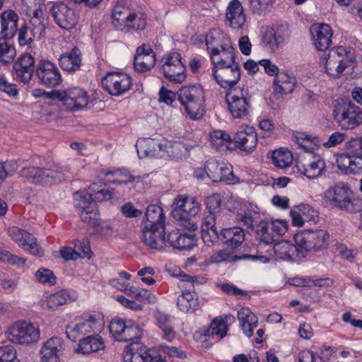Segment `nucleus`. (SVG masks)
Instances as JSON below:
<instances>
[{
    "label": "nucleus",
    "instance_id": "nucleus-8",
    "mask_svg": "<svg viewBox=\"0 0 362 362\" xmlns=\"http://www.w3.org/2000/svg\"><path fill=\"white\" fill-rule=\"evenodd\" d=\"M76 211L81 220L93 227L99 226L100 218L96 204L91 202V197L85 191H79L74 194Z\"/></svg>",
    "mask_w": 362,
    "mask_h": 362
},
{
    "label": "nucleus",
    "instance_id": "nucleus-45",
    "mask_svg": "<svg viewBox=\"0 0 362 362\" xmlns=\"http://www.w3.org/2000/svg\"><path fill=\"white\" fill-rule=\"evenodd\" d=\"M211 146L216 150L229 149V145L233 141V138L226 132L214 130L210 134Z\"/></svg>",
    "mask_w": 362,
    "mask_h": 362
},
{
    "label": "nucleus",
    "instance_id": "nucleus-36",
    "mask_svg": "<svg viewBox=\"0 0 362 362\" xmlns=\"http://www.w3.org/2000/svg\"><path fill=\"white\" fill-rule=\"evenodd\" d=\"M295 79L285 71H280L274 78L273 87L275 95H286L294 89Z\"/></svg>",
    "mask_w": 362,
    "mask_h": 362
},
{
    "label": "nucleus",
    "instance_id": "nucleus-37",
    "mask_svg": "<svg viewBox=\"0 0 362 362\" xmlns=\"http://www.w3.org/2000/svg\"><path fill=\"white\" fill-rule=\"evenodd\" d=\"M78 340L79 344L77 351L83 354L96 352L105 348L104 342L98 334L88 335Z\"/></svg>",
    "mask_w": 362,
    "mask_h": 362
},
{
    "label": "nucleus",
    "instance_id": "nucleus-30",
    "mask_svg": "<svg viewBox=\"0 0 362 362\" xmlns=\"http://www.w3.org/2000/svg\"><path fill=\"white\" fill-rule=\"evenodd\" d=\"M177 306L183 313H194L200 308L197 294L190 290L182 291L177 298Z\"/></svg>",
    "mask_w": 362,
    "mask_h": 362
},
{
    "label": "nucleus",
    "instance_id": "nucleus-59",
    "mask_svg": "<svg viewBox=\"0 0 362 362\" xmlns=\"http://www.w3.org/2000/svg\"><path fill=\"white\" fill-rule=\"evenodd\" d=\"M0 362H20L16 351L11 345L0 347Z\"/></svg>",
    "mask_w": 362,
    "mask_h": 362
},
{
    "label": "nucleus",
    "instance_id": "nucleus-9",
    "mask_svg": "<svg viewBox=\"0 0 362 362\" xmlns=\"http://www.w3.org/2000/svg\"><path fill=\"white\" fill-rule=\"evenodd\" d=\"M250 96L248 90L237 87L226 93V100L232 117L243 119L247 116L250 109Z\"/></svg>",
    "mask_w": 362,
    "mask_h": 362
},
{
    "label": "nucleus",
    "instance_id": "nucleus-33",
    "mask_svg": "<svg viewBox=\"0 0 362 362\" xmlns=\"http://www.w3.org/2000/svg\"><path fill=\"white\" fill-rule=\"evenodd\" d=\"M45 26L37 25V27L32 26L30 30L24 25L18 31V43L21 46L31 47V44L34 40H40L44 35Z\"/></svg>",
    "mask_w": 362,
    "mask_h": 362
},
{
    "label": "nucleus",
    "instance_id": "nucleus-61",
    "mask_svg": "<svg viewBox=\"0 0 362 362\" xmlns=\"http://www.w3.org/2000/svg\"><path fill=\"white\" fill-rule=\"evenodd\" d=\"M18 168V166L16 161L0 162V182L4 181L7 177L11 176Z\"/></svg>",
    "mask_w": 362,
    "mask_h": 362
},
{
    "label": "nucleus",
    "instance_id": "nucleus-51",
    "mask_svg": "<svg viewBox=\"0 0 362 362\" xmlns=\"http://www.w3.org/2000/svg\"><path fill=\"white\" fill-rule=\"evenodd\" d=\"M161 69L165 66L170 68L175 67L177 69L178 71H185V67L181 62V55L176 52H172L165 54L160 61ZM179 74V72H177Z\"/></svg>",
    "mask_w": 362,
    "mask_h": 362
},
{
    "label": "nucleus",
    "instance_id": "nucleus-3",
    "mask_svg": "<svg viewBox=\"0 0 362 362\" xmlns=\"http://www.w3.org/2000/svg\"><path fill=\"white\" fill-rule=\"evenodd\" d=\"M200 211L201 204L195 198L179 195L174 200L173 217L179 226L189 231L198 228L194 218Z\"/></svg>",
    "mask_w": 362,
    "mask_h": 362
},
{
    "label": "nucleus",
    "instance_id": "nucleus-16",
    "mask_svg": "<svg viewBox=\"0 0 362 362\" xmlns=\"http://www.w3.org/2000/svg\"><path fill=\"white\" fill-rule=\"evenodd\" d=\"M50 13L55 23L62 29L69 30L78 23V13L66 4L60 3L53 5Z\"/></svg>",
    "mask_w": 362,
    "mask_h": 362
},
{
    "label": "nucleus",
    "instance_id": "nucleus-10",
    "mask_svg": "<svg viewBox=\"0 0 362 362\" xmlns=\"http://www.w3.org/2000/svg\"><path fill=\"white\" fill-rule=\"evenodd\" d=\"M326 73L334 77H339L345 69L352 64L351 59L347 55L345 47H338L329 50L327 57L322 59Z\"/></svg>",
    "mask_w": 362,
    "mask_h": 362
},
{
    "label": "nucleus",
    "instance_id": "nucleus-18",
    "mask_svg": "<svg viewBox=\"0 0 362 362\" xmlns=\"http://www.w3.org/2000/svg\"><path fill=\"white\" fill-rule=\"evenodd\" d=\"M212 74L222 88H228L235 86L240 78V68L238 63L213 68Z\"/></svg>",
    "mask_w": 362,
    "mask_h": 362
},
{
    "label": "nucleus",
    "instance_id": "nucleus-14",
    "mask_svg": "<svg viewBox=\"0 0 362 362\" xmlns=\"http://www.w3.org/2000/svg\"><path fill=\"white\" fill-rule=\"evenodd\" d=\"M40 339V331L33 324L25 321L16 322L10 330V340L15 344H30Z\"/></svg>",
    "mask_w": 362,
    "mask_h": 362
},
{
    "label": "nucleus",
    "instance_id": "nucleus-38",
    "mask_svg": "<svg viewBox=\"0 0 362 362\" xmlns=\"http://www.w3.org/2000/svg\"><path fill=\"white\" fill-rule=\"evenodd\" d=\"M79 49L74 47L70 52H66L60 56L59 59L61 68L69 72H74L78 69L81 59Z\"/></svg>",
    "mask_w": 362,
    "mask_h": 362
},
{
    "label": "nucleus",
    "instance_id": "nucleus-44",
    "mask_svg": "<svg viewBox=\"0 0 362 362\" xmlns=\"http://www.w3.org/2000/svg\"><path fill=\"white\" fill-rule=\"evenodd\" d=\"M43 184H51L54 182H62L66 179L64 170L62 167L52 164L49 168H43Z\"/></svg>",
    "mask_w": 362,
    "mask_h": 362
},
{
    "label": "nucleus",
    "instance_id": "nucleus-56",
    "mask_svg": "<svg viewBox=\"0 0 362 362\" xmlns=\"http://www.w3.org/2000/svg\"><path fill=\"white\" fill-rule=\"evenodd\" d=\"M127 321L129 320L122 318L112 320L109 325V329L112 337L117 341H121L127 326Z\"/></svg>",
    "mask_w": 362,
    "mask_h": 362
},
{
    "label": "nucleus",
    "instance_id": "nucleus-1",
    "mask_svg": "<svg viewBox=\"0 0 362 362\" xmlns=\"http://www.w3.org/2000/svg\"><path fill=\"white\" fill-rule=\"evenodd\" d=\"M221 197L219 194H213L206 199L207 213L204 215L201 224V233L203 241L211 243L217 236L215 228L225 226L230 218V214L221 207Z\"/></svg>",
    "mask_w": 362,
    "mask_h": 362
},
{
    "label": "nucleus",
    "instance_id": "nucleus-63",
    "mask_svg": "<svg viewBox=\"0 0 362 362\" xmlns=\"http://www.w3.org/2000/svg\"><path fill=\"white\" fill-rule=\"evenodd\" d=\"M276 35L277 43L279 45L287 41L291 36V32L288 25H279L273 29Z\"/></svg>",
    "mask_w": 362,
    "mask_h": 362
},
{
    "label": "nucleus",
    "instance_id": "nucleus-7",
    "mask_svg": "<svg viewBox=\"0 0 362 362\" xmlns=\"http://www.w3.org/2000/svg\"><path fill=\"white\" fill-rule=\"evenodd\" d=\"M294 240L302 250L321 251L328 247L329 234L325 230H304L296 234Z\"/></svg>",
    "mask_w": 362,
    "mask_h": 362
},
{
    "label": "nucleus",
    "instance_id": "nucleus-26",
    "mask_svg": "<svg viewBox=\"0 0 362 362\" xmlns=\"http://www.w3.org/2000/svg\"><path fill=\"white\" fill-rule=\"evenodd\" d=\"M87 93L79 88H72L64 90V105L71 111H78L87 106Z\"/></svg>",
    "mask_w": 362,
    "mask_h": 362
},
{
    "label": "nucleus",
    "instance_id": "nucleus-50",
    "mask_svg": "<svg viewBox=\"0 0 362 362\" xmlns=\"http://www.w3.org/2000/svg\"><path fill=\"white\" fill-rule=\"evenodd\" d=\"M156 60V54H136L134 66L136 71L145 72L154 66Z\"/></svg>",
    "mask_w": 362,
    "mask_h": 362
},
{
    "label": "nucleus",
    "instance_id": "nucleus-58",
    "mask_svg": "<svg viewBox=\"0 0 362 362\" xmlns=\"http://www.w3.org/2000/svg\"><path fill=\"white\" fill-rule=\"evenodd\" d=\"M0 261L12 265H23L26 259L11 254L4 248L0 247Z\"/></svg>",
    "mask_w": 362,
    "mask_h": 362
},
{
    "label": "nucleus",
    "instance_id": "nucleus-53",
    "mask_svg": "<svg viewBox=\"0 0 362 362\" xmlns=\"http://www.w3.org/2000/svg\"><path fill=\"white\" fill-rule=\"evenodd\" d=\"M206 175L213 182H218L221 179V170L224 163L216 160L210 159L206 162Z\"/></svg>",
    "mask_w": 362,
    "mask_h": 362
},
{
    "label": "nucleus",
    "instance_id": "nucleus-60",
    "mask_svg": "<svg viewBox=\"0 0 362 362\" xmlns=\"http://www.w3.org/2000/svg\"><path fill=\"white\" fill-rule=\"evenodd\" d=\"M35 278L42 284H49L54 285L56 283V277L52 271L40 268L35 273Z\"/></svg>",
    "mask_w": 362,
    "mask_h": 362
},
{
    "label": "nucleus",
    "instance_id": "nucleus-24",
    "mask_svg": "<svg viewBox=\"0 0 362 362\" xmlns=\"http://www.w3.org/2000/svg\"><path fill=\"white\" fill-rule=\"evenodd\" d=\"M142 239L146 245L151 249L160 250L164 247L168 241L165 236V228L144 226Z\"/></svg>",
    "mask_w": 362,
    "mask_h": 362
},
{
    "label": "nucleus",
    "instance_id": "nucleus-32",
    "mask_svg": "<svg viewBox=\"0 0 362 362\" xmlns=\"http://www.w3.org/2000/svg\"><path fill=\"white\" fill-rule=\"evenodd\" d=\"M146 347L140 343H130L125 349L124 362H148L149 357Z\"/></svg>",
    "mask_w": 362,
    "mask_h": 362
},
{
    "label": "nucleus",
    "instance_id": "nucleus-62",
    "mask_svg": "<svg viewBox=\"0 0 362 362\" xmlns=\"http://www.w3.org/2000/svg\"><path fill=\"white\" fill-rule=\"evenodd\" d=\"M162 71L164 76L171 81L181 83L185 78L184 74L185 71H179V74H177L178 71L177 68L165 66L164 69H162Z\"/></svg>",
    "mask_w": 362,
    "mask_h": 362
},
{
    "label": "nucleus",
    "instance_id": "nucleus-28",
    "mask_svg": "<svg viewBox=\"0 0 362 362\" xmlns=\"http://www.w3.org/2000/svg\"><path fill=\"white\" fill-rule=\"evenodd\" d=\"M19 18L15 11L6 10L1 14V34L5 39H11L18 30Z\"/></svg>",
    "mask_w": 362,
    "mask_h": 362
},
{
    "label": "nucleus",
    "instance_id": "nucleus-31",
    "mask_svg": "<svg viewBox=\"0 0 362 362\" xmlns=\"http://www.w3.org/2000/svg\"><path fill=\"white\" fill-rule=\"evenodd\" d=\"M156 325L162 330L163 338L168 341H172L175 337V332L171 317L159 310L153 313Z\"/></svg>",
    "mask_w": 362,
    "mask_h": 362
},
{
    "label": "nucleus",
    "instance_id": "nucleus-27",
    "mask_svg": "<svg viewBox=\"0 0 362 362\" xmlns=\"http://www.w3.org/2000/svg\"><path fill=\"white\" fill-rule=\"evenodd\" d=\"M167 242L173 248L180 250H190L197 245V238L194 233H180L178 230H174L168 235Z\"/></svg>",
    "mask_w": 362,
    "mask_h": 362
},
{
    "label": "nucleus",
    "instance_id": "nucleus-57",
    "mask_svg": "<svg viewBox=\"0 0 362 362\" xmlns=\"http://www.w3.org/2000/svg\"><path fill=\"white\" fill-rule=\"evenodd\" d=\"M74 251L78 252L80 258H88L90 259L93 255L90 249V243L88 239L83 238V240H74Z\"/></svg>",
    "mask_w": 362,
    "mask_h": 362
},
{
    "label": "nucleus",
    "instance_id": "nucleus-19",
    "mask_svg": "<svg viewBox=\"0 0 362 362\" xmlns=\"http://www.w3.org/2000/svg\"><path fill=\"white\" fill-rule=\"evenodd\" d=\"M210 57L213 68L237 63L235 61V52L230 40L226 39L220 45L211 48Z\"/></svg>",
    "mask_w": 362,
    "mask_h": 362
},
{
    "label": "nucleus",
    "instance_id": "nucleus-52",
    "mask_svg": "<svg viewBox=\"0 0 362 362\" xmlns=\"http://www.w3.org/2000/svg\"><path fill=\"white\" fill-rule=\"evenodd\" d=\"M272 160L274 165L280 168L288 167L292 163L291 151L280 148L272 153Z\"/></svg>",
    "mask_w": 362,
    "mask_h": 362
},
{
    "label": "nucleus",
    "instance_id": "nucleus-22",
    "mask_svg": "<svg viewBox=\"0 0 362 362\" xmlns=\"http://www.w3.org/2000/svg\"><path fill=\"white\" fill-rule=\"evenodd\" d=\"M310 32L318 50L325 51L330 47L332 30L329 25L323 23L314 24L310 27Z\"/></svg>",
    "mask_w": 362,
    "mask_h": 362
},
{
    "label": "nucleus",
    "instance_id": "nucleus-47",
    "mask_svg": "<svg viewBox=\"0 0 362 362\" xmlns=\"http://www.w3.org/2000/svg\"><path fill=\"white\" fill-rule=\"evenodd\" d=\"M292 139L302 149L308 152L312 151L314 149V146L317 145L318 142L316 137L305 132H296Z\"/></svg>",
    "mask_w": 362,
    "mask_h": 362
},
{
    "label": "nucleus",
    "instance_id": "nucleus-13",
    "mask_svg": "<svg viewBox=\"0 0 362 362\" xmlns=\"http://www.w3.org/2000/svg\"><path fill=\"white\" fill-rule=\"evenodd\" d=\"M7 233L24 250L33 255L43 256V250L37 244L36 238L30 233L18 227L11 226L8 228Z\"/></svg>",
    "mask_w": 362,
    "mask_h": 362
},
{
    "label": "nucleus",
    "instance_id": "nucleus-35",
    "mask_svg": "<svg viewBox=\"0 0 362 362\" xmlns=\"http://www.w3.org/2000/svg\"><path fill=\"white\" fill-rule=\"evenodd\" d=\"M238 319L245 334L251 337L253 335V329L258 325L257 316L248 308L245 307L238 312Z\"/></svg>",
    "mask_w": 362,
    "mask_h": 362
},
{
    "label": "nucleus",
    "instance_id": "nucleus-6",
    "mask_svg": "<svg viewBox=\"0 0 362 362\" xmlns=\"http://www.w3.org/2000/svg\"><path fill=\"white\" fill-rule=\"evenodd\" d=\"M177 98L193 119H197L204 114V94L199 86L182 87L177 92Z\"/></svg>",
    "mask_w": 362,
    "mask_h": 362
},
{
    "label": "nucleus",
    "instance_id": "nucleus-21",
    "mask_svg": "<svg viewBox=\"0 0 362 362\" xmlns=\"http://www.w3.org/2000/svg\"><path fill=\"white\" fill-rule=\"evenodd\" d=\"M233 141L238 148L249 154L257 147V134L252 127H240L233 136Z\"/></svg>",
    "mask_w": 362,
    "mask_h": 362
},
{
    "label": "nucleus",
    "instance_id": "nucleus-5",
    "mask_svg": "<svg viewBox=\"0 0 362 362\" xmlns=\"http://www.w3.org/2000/svg\"><path fill=\"white\" fill-rule=\"evenodd\" d=\"M112 24L119 30H142L147 25V16L142 12L117 4L112 11Z\"/></svg>",
    "mask_w": 362,
    "mask_h": 362
},
{
    "label": "nucleus",
    "instance_id": "nucleus-39",
    "mask_svg": "<svg viewBox=\"0 0 362 362\" xmlns=\"http://www.w3.org/2000/svg\"><path fill=\"white\" fill-rule=\"evenodd\" d=\"M339 168L345 173L358 174L362 172V158H354L346 152L337 158Z\"/></svg>",
    "mask_w": 362,
    "mask_h": 362
},
{
    "label": "nucleus",
    "instance_id": "nucleus-54",
    "mask_svg": "<svg viewBox=\"0 0 362 362\" xmlns=\"http://www.w3.org/2000/svg\"><path fill=\"white\" fill-rule=\"evenodd\" d=\"M43 168L37 167H26L23 168L20 175L28 179L30 182L36 184H43Z\"/></svg>",
    "mask_w": 362,
    "mask_h": 362
},
{
    "label": "nucleus",
    "instance_id": "nucleus-43",
    "mask_svg": "<svg viewBox=\"0 0 362 362\" xmlns=\"http://www.w3.org/2000/svg\"><path fill=\"white\" fill-rule=\"evenodd\" d=\"M228 326L226 325V321L222 318H214L210 327L203 331L204 337H216L218 339H223L227 334Z\"/></svg>",
    "mask_w": 362,
    "mask_h": 362
},
{
    "label": "nucleus",
    "instance_id": "nucleus-29",
    "mask_svg": "<svg viewBox=\"0 0 362 362\" xmlns=\"http://www.w3.org/2000/svg\"><path fill=\"white\" fill-rule=\"evenodd\" d=\"M314 160L308 163H298V169L301 174L308 179H315L320 177L325 170V163L320 156H314Z\"/></svg>",
    "mask_w": 362,
    "mask_h": 362
},
{
    "label": "nucleus",
    "instance_id": "nucleus-23",
    "mask_svg": "<svg viewBox=\"0 0 362 362\" xmlns=\"http://www.w3.org/2000/svg\"><path fill=\"white\" fill-rule=\"evenodd\" d=\"M226 22L233 29L243 28L246 22V15L243 6L239 0H231L226 8Z\"/></svg>",
    "mask_w": 362,
    "mask_h": 362
},
{
    "label": "nucleus",
    "instance_id": "nucleus-41",
    "mask_svg": "<svg viewBox=\"0 0 362 362\" xmlns=\"http://www.w3.org/2000/svg\"><path fill=\"white\" fill-rule=\"evenodd\" d=\"M76 298V293L62 289L51 294L47 299V306L51 309H55L59 306L71 303Z\"/></svg>",
    "mask_w": 362,
    "mask_h": 362
},
{
    "label": "nucleus",
    "instance_id": "nucleus-42",
    "mask_svg": "<svg viewBox=\"0 0 362 362\" xmlns=\"http://www.w3.org/2000/svg\"><path fill=\"white\" fill-rule=\"evenodd\" d=\"M159 147L158 143L148 138L140 139L136 144V151L139 158L155 157Z\"/></svg>",
    "mask_w": 362,
    "mask_h": 362
},
{
    "label": "nucleus",
    "instance_id": "nucleus-15",
    "mask_svg": "<svg viewBox=\"0 0 362 362\" xmlns=\"http://www.w3.org/2000/svg\"><path fill=\"white\" fill-rule=\"evenodd\" d=\"M215 234L217 238L210 240L211 243L203 241L206 246H213L218 241L230 247L232 249L239 247L245 240V234L243 229L240 227L222 228L216 227Z\"/></svg>",
    "mask_w": 362,
    "mask_h": 362
},
{
    "label": "nucleus",
    "instance_id": "nucleus-4",
    "mask_svg": "<svg viewBox=\"0 0 362 362\" xmlns=\"http://www.w3.org/2000/svg\"><path fill=\"white\" fill-rule=\"evenodd\" d=\"M103 326V318L100 313H85L66 327V337L72 341L87 335L98 334Z\"/></svg>",
    "mask_w": 362,
    "mask_h": 362
},
{
    "label": "nucleus",
    "instance_id": "nucleus-34",
    "mask_svg": "<svg viewBox=\"0 0 362 362\" xmlns=\"http://www.w3.org/2000/svg\"><path fill=\"white\" fill-rule=\"evenodd\" d=\"M144 226L165 228V216L163 209L157 204L149 205L144 216Z\"/></svg>",
    "mask_w": 362,
    "mask_h": 362
},
{
    "label": "nucleus",
    "instance_id": "nucleus-17",
    "mask_svg": "<svg viewBox=\"0 0 362 362\" xmlns=\"http://www.w3.org/2000/svg\"><path fill=\"white\" fill-rule=\"evenodd\" d=\"M35 74L40 83L47 88H54L62 81L57 66L48 60H42L37 64Z\"/></svg>",
    "mask_w": 362,
    "mask_h": 362
},
{
    "label": "nucleus",
    "instance_id": "nucleus-12",
    "mask_svg": "<svg viewBox=\"0 0 362 362\" xmlns=\"http://www.w3.org/2000/svg\"><path fill=\"white\" fill-rule=\"evenodd\" d=\"M101 84L111 95L120 96L131 88L132 81L131 77L124 73L112 71L102 78Z\"/></svg>",
    "mask_w": 362,
    "mask_h": 362
},
{
    "label": "nucleus",
    "instance_id": "nucleus-40",
    "mask_svg": "<svg viewBox=\"0 0 362 362\" xmlns=\"http://www.w3.org/2000/svg\"><path fill=\"white\" fill-rule=\"evenodd\" d=\"M300 249L297 245H294L288 241H279L274 244L273 250L276 257L283 260H293L296 257V253L299 252Z\"/></svg>",
    "mask_w": 362,
    "mask_h": 362
},
{
    "label": "nucleus",
    "instance_id": "nucleus-55",
    "mask_svg": "<svg viewBox=\"0 0 362 362\" xmlns=\"http://www.w3.org/2000/svg\"><path fill=\"white\" fill-rule=\"evenodd\" d=\"M344 151L351 157L362 158V137L353 138L346 142Z\"/></svg>",
    "mask_w": 362,
    "mask_h": 362
},
{
    "label": "nucleus",
    "instance_id": "nucleus-46",
    "mask_svg": "<svg viewBox=\"0 0 362 362\" xmlns=\"http://www.w3.org/2000/svg\"><path fill=\"white\" fill-rule=\"evenodd\" d=\"M7 40L4 37L0 39V62L3 64L12 63L16 56L15 47Z\"/></svg>",
    "mask_w": 362,
    "mask_h": 362
},
{
    "label": "nucleus",
    "instance_id": "nucleus-11",
    "mask_svg": "<svg viewBox=\"0 0 362 362\" xmlns=\"http://www.w3.org/2000/svg\"><path fill=\"white\" fill-rule=\"evenodd\" d=\"M334 115L335 121L344 129H354L362 124V110L351 103L337 106Z\"/></svg>",
    "mask_w": 362,
    "mask_h": 362
},
{
    "label": "nucleus",
    "instance_id": "nucleus-20",
    "mask_svg": "<svg viewBox=\"0 0 362 362\" xmlns=\"http://www.w3.org/2000/svg\"><path fill=\"white\" fill-rule=\"evenodd\" d=\"M34 71L35 58L28 53L21 54L13 66V76L16 80L25 84L31 81Z\"/></svg>",
    "mask_w": 362,
    "mask_h": 362
},
{
    "label": "nucleus",
    "instance_id": "nucleus-64",
    "mask_svg": "<svg viewBox=\"0 0 362 362\" xmlns=\"http://www.w3.org/2000/svg\"><path fill=\"white\" fill-rule=\"evenodd\" d=\"M135 298L141 304L143 303L154 304L157 302V297L154 294L149 290L142 288H139Z\"/></svg>",
    "mask_w": 362,
    "mask_h": 362
},
{
    "label": "nucleus",
    "instance_id": "nucleus-2",
    "mask_svg": "<svg viewBox=\"0 0 362 362\" xmlns=\"http://www.w3.org/2000/svg\"><path fill=\"white\" fill-rule=\"evenodd\" d=\"M350 187L344 182L330 186L323 194L326 203L341 211L356 214L362 211V199L352 197Z\"/></svg>",
    "mask_w": 362,
    "mask_h": 362
},
{
    "label": "nucleus",
    "instance_id": "nucleus-49",
    "mask_svg": "<svg viewBox=\"0 0 362 362\" xmlns=\"http://www.w3.org/2000/svg\"><path fill=\"white\" fill-rule=\"evenodd\" d=\"M143 334L141 328L132 320L127 321V326L122 337L121 341H131L130 343H139Z\"/></svg>",
    "mask_w": 362,
    "mask_h": 362
},
{
    "label": "nucleus",
    "instance_id": "nucleus-25",
    "mask_svg": "<svg viewBox=\"0 0 362 362\" xmlns=\"http://www.w3.org/2000/svg\"><path fill=\"white\" fill-rule=\"evenodd\" d=\"M64 350V344L59 337H52L47 340L41 349L40 362H59V356Z\"/></svg>",
    "mask_w": 362,
    "mask_h": 362
},
{
    "label": "nucleus",
    "instance_id": "nucleus-48",
    "mask_svg": "<svg viewBox=\"0 0 362 362\" xmlns=\"http://www.w3.org/2000/svg\"><path fill=\"white\" fill-rule=\"evenodd\" d=\"M257 238L266 245L274 244L277 238L272 231L269 223L266 221H261L257 228Z\"/></svg>",
    "mask_w": 362,
    "mask_h": 362
}]
</instances>
